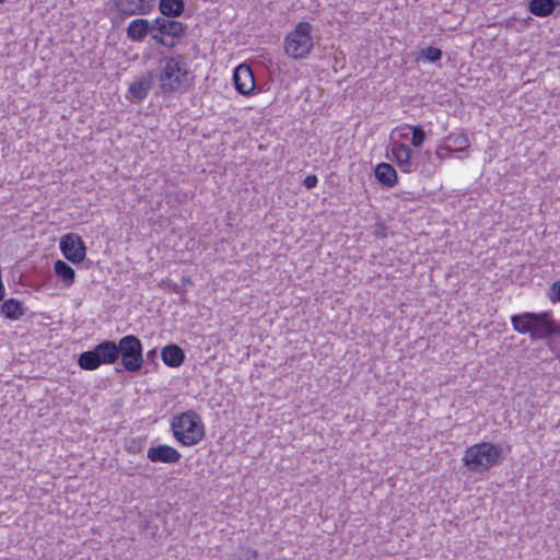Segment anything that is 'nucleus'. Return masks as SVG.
<instances>
[{"label": "nucleus", "instance_id": "obj_23", "mask_svg": "<svg viewBox=\"0 0 560 560\" xmlns=\"http://www.w3.org/2000/svg\"><path fill=\"white\" fill-rule=\"evenodd\" d=\"M57 277L66 287H70L74 282V269L63 260H57L54 266Z\"/></svg>", "mask_w": 560, "mask_h": 560}, {"label": "nucleus", "instance_id": "obj_28", "mask_svg": "<svg viewBox=\"0 0 560 560\" xmlns=\"http://www.w3.org/2000/svg\"><path fill=\"white\" fill-rule=\"evenodd\" d=\"M142 450V441L138 439H131L128 443L127 451L129 453H138Z\"/></svg>", "mask_w": 560, "mask_h": 560}, {"label": "nucleus", "instance_id": "obj_6", "mask_svg": "<svg viewBox=\"0 0 560 560\" xmlns=\"http://www.w3.org/2000/svg\"><path fill=\"white\" fill-rule=\"evenodd\" d=\"M116 363V342L113 340H103L78 357V365L84 371H95L102 365Z\"/></svg>", "mask_w": 560, "mask_h": 560}, {"label": "nucleus", "instance_id": "obj_2", "mask_svg": "<svg viewBox=\"0 0 560 560\" xmlns=\"http://www.w3.org/2000/svg\"><path fill=\"white\" fill-rule=\"evenodd\" d=\"M503 458L501 445L480 442L469 446L464 454V465L472 472L482 474L497 466Z\"/></svg>", "mask_w": 560, "mask_h": 560}, {"label": "nucleus", "instance_id": "obj_8", "mask_svg": "<svg viewBox=\"0 0 560 560\" xmlns=\"http://www.w3.org/2000/svg\"><path fill=\"white\" fill-rule=\"evenodd\" d=\"M536 319H533V329L529 337L536 339H549L560 335V322L552 318L550 312L535 313Z\"/></svg>", "mask_w": 560, "mask_h": 560}, {"label": "nucleus", "instance_id": "obj_29", "mask_svg": "<svg viewBox=\"0 0 560 560\" xmlns=\"http://www.w3.org/2000/svg\"><path fill=\"white\" fill-rule=\"evenodd\" d=\"M317 183L318 178L315 174L307 175L303 180V185L305 186L306 189H312L316 187Z\"/></svg>", "mask_w": 560, "mask_h": 560}, {"label": "nucleus", "instance_id": "obj_16", "mask_svg": "<svg viewBox=\"0 0 560 560\" xmlns=\"http://www.w3.org/2000/svg\"><path fill=\"white\" fill-rule=\"evenodd\" d=\"M161 357L163 363L170 368H178L185 360V353L183 349L175 343L165 346L162 349Z\"/></svg>", "mask_w": 560, "mask_h": 560}, {"label": "nucleus", "instance_id": "obj_4", "mask_svg": "<svg viewBox=\"0 0 560 560\" xmlns=\"http://www.w3.org/2000/svg\"><path fill=\"white\" fill-rule=\"evenodd\" d=\"M312 30L313 26L310 22L302 21L285 36L283 48L290 58L304 59L311 54L314 47Z\"/></svg>", "mask_w": 560, "mask_h": 560}, {"label": "nucleus", "instance_id": "obj_3", "mask_svg": "<svg viewBox=\"0 0 560 560\" xmlns=\"http://www.w3.org/2000/svg\"><path fill=\"white\" fill-rule=\"evenodd\" d=\"M173 435L177 442L185 446H194L205 438V424L195 410H187L176 415L171 423Z\"/></svg>", "mask_w": 560, "mask_h": 560}, {"label": "nucleus", "instance_id": "obj_9", "mask_svg": "<svg viewBox=\"0 0 560 560\" xmlns=\"http://www.w3.org/2000/svg\"><path fill=\"white\" fill-rule=\"evenodd\" d=\"M60 250L71 262L79 264L85 258L86 247L79 235L69 233L60 240Z\"/></svg>", "mask_w": 560, "mask_h": 560}, {"label": "nucleus", "instance_id": "obj_17", "mask_svg": "<svg viewBox=\"0 0 560 560\" xmlns=\"http://www.w3.org/2000/svg\"><path fill=\"white\" fill-rule=\"evenodd\" d=\"M376 179L384 186L394 187L397 184V172L389 163L382 162L374 171Z\"/></svg>", "mask_w": 560, "mask_h": 560}, {"label": "nucleus", "instance_id": "obj_31", "mask_svg": "<svg viewBox=\"0 0 560 560\" xmlns=\"http://www.w3.org/2000/svg\"><path fill=\"white\" fill-rule=\"evenodd\" d=\"M453 152L442 151V155H446L445 159L450 158Z\"/></svg>", "mask_w": 560, "mask_h": 560}, {"label": "nucleus", "instance_id": "obj_32", "mask_svg": "<svg viewBox=\"0 0 560 560\" xmlns=\"http://www.w3.org/2000/svg\"><path fill=\"white\" fill-rule=\"evenodd\" d=\"M424 154L430 159V156H431V152L430 151H425Z\"/></svg>", "mask_w": 560, "mask_h": 560}, {"label": "nucleus", "instance_id": "obj_24", "mask_svg": "<svg viewBox=\"0 0 560 560\" xmlns=\"http://www.w3.org/2000/svg\"><path fill=\"white\" fill-rule=\"evenodd\" d=\"M228 560H260V557L256 549L247 546H240L229 556Z\"/></svg>", "mask_w": 560, "mask_h": 560}, {"label": "nucleus", "instance_id": "obj_18", "mask_svg": "<svg viewBox=\"0 0 560 560\" xmlns=\"http://www.w3.org/2000/svg\"><path fill=\"white\" fill-rule=\"evenodd\" d=\"M0 313L10 320H18L25 314L23 303L16 299L3 301L0 306Z\"/></svg>", "mask_w": 560, "mask_h": 560}, {"label": "nucleus", "instance_id": "obj_19", "mask_svg": "<svg viewBox=\"0 0 560 560\" xmlns=\"http://www.w3.org/2000/svg\"><path fill=\"white\" fill-rule=\"evenodd\" d=\"M152 75L151 73H149L147 77H143L140 80L131 83L129 85L128 92L133 98L142 101L148 96L149 91L152 89Z\"/></svg>", "mask_w": 560, "mask_h": 560}, {"label": "nucleus", "instance_id": "obj_20", "mask_svg": "<svg viewBox=\"0 0 560 560\" xmlns=\"http://www.w3.org/2000/svg\"><path fill=\"white\" fill-rule=\"evenodd\" d=\"M557 5L556 0H530L528 11L535 16L546 18L555 12Z\"/></svg>", "mask_w": 560, "mask_h": 560}, {"label": "nucleus", "instance_id": "obj_12", "mask_svg": "<svg viewBox=\"0 0 560 560\" xmlns=\"http://www.w3.org/2000/svg\"><path fill=\"white\" fill-rule=\"evenodd\" d=\"M235 90L242 95H249L255 89L254 73L246 63L238 65L233 72Z\"/></svg>", "mask_w": 560, "mask_h": 560}, {"label": "nucleus", "instance_id": "obj_27", "mask_svg": "<svg viewBox=\"0 0 560 560\" xmlns=\"http://www.w3.org/2000/svg\"><path fill=\"white\" fill-rule=\"evenodd\" d=\"M548 296L551 302H560V280L555 281L552 285L550 287V291L548 293Z\"/></svg>", "mask_w": 560, "mask_h": 560}, {"label": "nucleus", "instance_id": "obj_15", "mask_svg": "<svg viewBox=\"0 0 560 560\" xmlns=\"http://www.w3.org/2000/svg\"><path fill=\"white\" fill-rule=\"evenodd\" d=\"M154 34L153 21H149L145 19H136L130 22L127 27V36L128 38L135 42H142L147 35Z\"/></svg>", "mask_w": 560, "mask_h": 560}, {"label": "nucleus", "instance_id": "obj_33", "mask_svg": "<svg viewBox=\"0 0 560 560\" xmlns=\"http://www.w3.org/2000/svg\"><path fill=\"white\" fill-rule=\"evenodd\" d=\"M5 0H0V4H2Z\"/></svg>", "mask_w": 560, "mask_h": 560}, {"label": "nucleus", "instance_id": "obj_7", "mask_svg": "<svg viewBox=\"0 0 560 560\" xmlns=\"http://www.w3.org/2000/svg\"><path fill=\"white\" fill-rule=\"evenodd\" d=\"M154 34L152 39L167 48L175 47L185 36L187 25L175 18L159 16L153 20Z\"/></svg>", "mask_w": 560, "mask_h": 560}, {"label": "nucleus", "instance_id": "obj_13", "mask_svg": "<svg viewBox=\"0 0 560 560\" xmlns=\"http://www.w3.org/2000/svg\"><path fill=\"white\" fill-rule=\"evenodd\" d=\"M470 141L465 132H452L444 138V143L436 148L435 155L443 161L446 155H442V151L462 152L468 149Z\"/></svg>", "mask_w": 560, "mask_h": 560}, {"label": "nucleus", "instance_id": "obj_11", "mask_svg": "<svg viewBox=\"0 0 560 560\" xmlns=\"http://www.w3.org/2000/svg\"><path fill=\"white\" fill-rule=\"evenodd\" d=\"M115 8L122 16L145 15L153 9L150 0H113Z\"/></svg>", "mask_w": 560, "mask_h": 560}, {"label": "nucleus", "instance_id": "obj_10", "mask_svg": "<svg viewBox=\"0 0 560 560\" xmlns=\"http://www.w3.org/2000/svg\"><path fill=\"white\" fill-rule=\"evenodd\" d=\"M390 151L393 160L401 172L412 173L417 170L418 163L415 161L409 145L399 141H393Z\"/></svg>", "mask_w": 560, "mask_h": 560}, {"label": "nucleus", "instance_id": "obj_30", "mask_svg": "<svg viewBox=\"0 0 560 560\" xmlns=\"http://www.w3.org/2000/svg\"><path fill=\"white\" fill-rule=\"evenodd\" d=\"M155 357H156V350L155 349L148 351L147 359H152L153 360Z\"/></svg>", "mask_w": 560, "mask_h": 560}, {"label": "nucleus", "instance_id": "obj_25", "mask_svg": "<svg viewBox=\"0 0 560 560\" xmlns=\"http://www.w3.org/2000/svg\"><path fill=\"white\" fill-rule=\"evenodd\" d=\"M443 56L442 49L433 46H429L420 50L417 60H425L429 62H436Z\"/></svg>", "mask_w": 560, "mask_h": 560}, {"label": "nucleus", "instance_id": "obj_5", "mask_svg": "<svg viewBox=\"0 0 560 560\" xmlns=\"http://www.w3.org/2000/svg\"><path fill=\"white\" fill-rule=\"evenodd\" d=\"M117 361L120 359L121 368L130 373L140 371L143 364V347L141 340L135 335H127L116 342Z\"/></svg>", "mask_w": 560, "mask_h": 560}, {"label": "nucleus", "instance_id": "obj_14", "mask_svg": "<svg viewBox=\"0 0 560 560\" xmlns=\"http://www.w3.org/2000/svg\"><path fill=\"white\" fill-rule=\"evenodd\" d=\"M147 457L152 463L174 464L180 459L182 455L176 448L166 444H160L150 447Z\"/></svg>", "mask_w": 560, "mask_h": 560}, {"label": "nucleus", "instance_id": "obj_26", "mask_svg": "<svg viewBox=\"0 0 560 560\" xmlns=\"http://www.w3.org/2000/svg\"><path fill=\"white\" fill-rule=\"evenodd\" d=\"M409 128L412 131L411 144L415 148L421 147L425 139V132L423 128L421 126H409Z\"/></svg>", "mask_w": 560, "mask_h": 560}, {"label": "nucleus", "instance_id": "obj_22", "mask_svg": "<svg viewBox=\"0 0 560 560\" xmlns=\"http://www.w3.org/2000/svg\"><path fill=\"white\" fill-rule=\"evenodd\" d=\"M159 10L163 16L177 18L185 10L184 0H160Z\"/></svg>", "mask_w": 560, "mask_h": 560}, {"label": "nucleus", "instance_id": "obj_21", "mask_svg": "<svg viewBox=\"0 0 560 560\" xmlns=\"http://www.w3.org/2000/svg\"><path fill=\"white\" fill-rule=\"evenodd\" d=\"M535 313L525 312L511 317L513 329L520 334H529L533 329V319H536Z\"/></svg>", "mask_w": 560, "mask_h": 560}, {"label": "nucleus", "instance_id": "obj_1", "mask_svg": "<svg viewBox=\"0 0 560 560\" xmlns=\"http://www.w3.org/2000/svg\"><path fill=\"white\" fill-rule=\"evenodd\" d=\"M159 88L163 94L187 91L190 86L189 71L180 54L165 56L161 59Z\"/></svg>", "mask_w": 560, "mask_h": 560}]
</instances>
